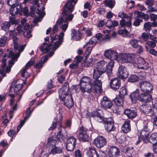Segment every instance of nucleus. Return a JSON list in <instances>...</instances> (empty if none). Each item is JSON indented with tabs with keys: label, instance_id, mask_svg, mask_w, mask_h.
<instances>
[{
	"label": "nucleus",
	"instance_id": "f257e3e1",
	"mask_svg": "<svg viewBox=\"0 0 157 157\" xmlns=\"http://www.w3.org/2000/svg\"><path fill=\"white\" fill-rule=\"evenodd\" d=\"M15 28H14L13 30H10L9 31V36L11 37L14 44V49L15 52L18 51L16 54H14L13 51L11 49H8L7 52L6 54L3 56L2 59V63L3 65L2 67L4 66L6 64V59L9 58H10L11 60H9V67L6 68V71L8 73H9L10 71V68L12 65L14 64V61L17 60V59L19 57L20 54L24 50L25 45L24 44L21 45L20 46L18 49V44H17L18 39L17 37V33L16 32H14Z\"/></svg>",
	"mask_w": 157,
	"mask_h": 157
},
{
	"label": "nucleus",
	"instance_id": "f03ea898",
	"mask_svg": "<svg viewBox=\"0 0 157 157\" xmlns=\"http://www.w3.org/2000/svg\"><path fill=\"white\" fill-rule=\"evenodd\" d=\"M59 97L62 101H64V105L69 108L72 107L73 102L72 96L69 94V85L67 82L64 83L62 87L59 90Z\"/></svg>",
	"mask_w": 157,
	"mask_h": 157
},
{
	"label": "nucleus",
	"instance_id": "7ed1b4c3",
	"mask_svg": "<svg viewBox=\"0 0 157 157\" xmlns=\"http://www.w3.org/2000/svg\"><path fill=\"white\" fill-rule=\"evenodd\" d=\"M130 97L132 103H135L138 99L142 103L149 102L152 100V97L150 94L141 93L139 94V90L136 89L135 91L131 93Z\"/></svg>",
	"mask_w": 157,
	"mask_h": 157
},
{
	"label": "nucleus",
	"instance_id": "20e7f679",
	"mask_svg": "<svg viewBox=\"0 0 157 157\" xmlns=\"http://www.w3.org/2000/svg\"><path fill=\"white\" fill-rule=\"evenodd\" d=\"M78 0H68L65 6L64 9L62 12L63 17L65 20V22H68L71 21L74 17L73 14H68L69 13H71L73 10V6L72 3L75 5Z\"/></svg>",
	"mask_w": 157,
	"mask_h": 157
},
{
	"label": "nucleus",
	"instance_id": "39448f33",
	"mask_svg": "<svg viewBox=\"0 0 157 157\" xmlns=\"http://www.w3.org/2000/svg\"><path fill=\"white\" fill-rule=\"evenodd\" d=\"M100 72L96 68H94L93 77L94 79V89L96 93H100L102 90L101 85L102 82L101 81L100 76L103 74Z\"/></svg>",
	"mask_w": 157,
	"mask_h": 157
},
{
	"label": "nucleus",
	"instance_id": "423d86ee",
	"mask_svg": "<svg viewBox=\"0 0 157 157\" xmlns=\"http://www.w3.org/2000/svg\"><path fill=\"white\" fill-rule=\"evenodd\" d=\"M133 14L132 12L129 13L127 15L122 12L119 13L118 17L122 18L120 21V24L122 27H130L131 26V20Z\"/></svg>",
	"mask_w": 157,
	"mask_h": 157
},
{
	"label": "nucleus",
	"instance_id": "0eeeda50",
	"mask_svg": "<svg viewBox=\"0 0 157 157\" xmlns=\"http://www.w3.org/2000/svg\"><path fill=\"white\" fill-rule=\"evenodd\" d=\"M102 123L105 124V129L107 132H110L115 130L114 121L112 118L109 117L105 118Z\"/></svg>",
	"mask_w": 157,
	"mask_h": 157
},
{
	"label": "nucleus",
	"instance_id": "6e6552de",
	"mask_svg": "<svg viewBox=\"0 0 157 157\" xmlns=\"http://www.w3.org/2000/svg\"><path fill=\"white\" fill-rule=\"evenodd\" d=\"M141 90L143 93L149 94L153 89V86L149 82L146 81H142L140 83Z\"/></svg>",
	"mask_w": 157,
	"mask_h": 157
},
{
	"label": "nucleus",
	"instance_id": "1a4fd4ad",
	"mask_svg": "<svg viewBox=\"0 0 157 157\" xmlns=\"http://www.w3.org/2000/svg\"><path fill=\"white\" fill-rule=\"evenodd\" d=\"M135 55L133 54H124L120 55L119 57L121 58V61L123 63H131L133 65L135 59Z\"/></svg>",
	"mask_w": 157,
	"mask_h": 157
},
{
	"label": "nucleus",
	"instance_id": "9d476101",
	"mask_svg": "<svg viewBox=\"0 0 157 157\" xmlns=\"http://www.w3.org/2000/svg\"><path fill=\"white\" fill-rule=\"evenodd\" d=\"M101 155L105 157V154L102 152ZM120 150L116 146L111 147L108 151V157H118L120 155Z\"/></svg>",
	"mask_w": 157,
	"mask_h": 157
},
{
	"label": "nucleus",
	"instance_id": "9b49d317",
	"mask_svg": "<svg viewBox=\"0 0 157 157\" xmlns=\"http://www.w3.org/2000/svg\"><path fill=\"white\" fill-rule=\"evenodd\" d=\"M133 66L137 68L142 69H147L148 67V64L144 60L141 58L137 59L136 62L135 61Z\"/></svg>",
	"mask_w": 157,
	"mask_h": 157
},
{
	"label": "nucleus",
	"instance_id": "f8f14e48",
	"mask_svg": "<svg viewBox=\"0 0 157 157\" xmlns=\"http://www.w3.org/2000/svg\"><path fill=\"white\" fill-rule=\"evenodd\" d=\"M78 136L80 141L83 142L87 141L89 139V136L87 132V129L83 127L80 128Z\"/></svg>",
	"mask_w": 157,
	"mask_h": 157
},
{
	"label": "nucleus",
	"instance_id": "ddd939ff",
	"mask_svg": "<svg viewBox=\"0 0 157 157\" xmlns=\"http://www.w3.org/2000/svg\"><path fill=\"white\" fill-rule=\"evenodd\" d=\"M76 139L73 136H71L67 139L66 148L70 151H73L75 147Z\"/></svg>",
	"mask_w": 157,
	"mask_h": 157
},
{
	"label": "nucleus",
	"instance_id": "4468645a",
	"mask_svg": "<svg viewBox=\"0 0 157 157\" xmlns=\"http://www.w3.org/2000/svg\"><path fill=\"white\" fill-rule=\"evenodd\" d=\"M128 75L129 74L126 67L122 65L119 67L117 73V75L118 77L123 79L127 78Z\"/></svg>",
	"mask_w": 157,
	"mask_h": 157
},
{
	"label": "nucleus",
	"instance_id": "2eb2a0df",
	"mask_svg": "<svg viewBox=\"0 0 157 157\" xmlns=\"http://www.w3.org/2000/svg\"><path fill=\"white\" fill-rule=\"evenodd\" d=\"M106 139L102 136H98L93 141V144L97 147L101 148L106 144Z\"/></svg>",
	"mask_w": 157,
	"mask_h": 157
},
{
	"label": "nucleus",
	"instance_id": "dca6fc26",
	"mask_svg": "<svg viewBox=\"0 0 157 157\" xmlns=\"http://www.w3.org/2000/svg\"><path fill=\"white\" fill-rule=\"evenodd\" d=\"M124 113L128 119H133L137 116V110L135 107L125 109Z\"/></svg>",
	"mask_w": 157,
	"mask_h": 157
},
{
	"label": "nucleus",
	"instance_id": "f3484780",
	"mask_svg": "<svg viewBox=\"0 0 157 157\" xmlns=\"http://www.w3.org/2000/svg\"><path fill=\"white\" fill-rule=\"evenodd\" d=\"M100 105L101 107L107 109L111 108L113 105V103L107 97L104 96L101 99Z\"/></svg>",
	"mask_w": 157,
	"mask_h": 157
},
{
	"label": "nucleus",
	"instance_id": "a211bd4d",
	"mask_svg": "<svg viewBox=\"0 0 157 157\" xmlns=\"http://www.w3.org/2000/svg\"><path fill=\"white\" fill-rule=\"evenodd\" d=\"M92 39H91L83 46V48H86L85 54L86 58L90 55L92 49L94 46L92 45H94L97 43L96 41H94L92 40Z\"/></svg>",
	"mask_w": 157,
	"mask_h": 157
},
{
	"label": "nucleus",
	"instance_id": "6ab92c4d",
	"mask_svg": "<svg viewBox=\"0 0 157 157\" xmlns=\"http://www.w3.org/2000/svg\"><path fill=\"white\" fill-rule=\"evenodd\" d=\"M144 103V104L142 105L140 107V111L143 114L147 115H153V111L151 107L147 103Z\"/></svg>",
	"mask_w": 157,
	"mask_h": 157
},
{
	"label": "nucleus",
	"instance_id": "aec40b11",
	"mask_svg": "<svg viewBox=\"0 0 157 157\" xmlns=\"http://www.w3.org/2000/svg\"><path fill=\"white\" fill-rule=\"evenodd\" d=\"M94 67L101 73H104L107 70V63L104 60L98 62Z\"/></svg>",
	"mask_w": 157,
	"mask_h": 157
},
{
	"label": "nucleus",
	"instance_id": "412c9836",
	"mask_svg": "<svg viewBox=\"0 0 157 157\" xmlns=\"http://www.w3.org/2000/svg\"><path fill=\"white\" fill-rule=\"evenodd\" d=\"M104 56L109 59L111 60H116L117 57L118 53L115 51L109 49L105 52Z\"/></svg>",
	"mask_w": 157,
	"mask_h": 157
},
{
	"label": "nucleus",
	"instance_id": "4be33fe9",
	"mask_svg": "<svg viewBox=\"0 0 157 157\" xmlns=\"http://www.w3.org/2000/svg\"><path fill=\"white\" fill-rule=\"evenodd\" d=\"M110 85L111 88L113 90L116 91L121 86V81L117 78H114L111 80Z\"/></svg>",
	"mask_w": 157,
	"mask_h": 157
},
{
	"label": "nucleus",
	"instance_id": "5701e85b",
	"mask_svg": "<svg viewBox=\"0 0 157 157\" xmlns=\"http://www.w3.org/2000/svg\"><path fill=\"white\" fill-rule=\"evenodd\" d=\"M141 139L144 143L150 142V137H149V132L146 130H142L139 132Z\"/></svg>",
	"mask_w": 157,
	"mask_h": 157
},
{
	"label": "nucleus",
	"instance_id": "b1692460",
	"mask_svg": "<svg viewBox=\"0 0 157 157\" xmlns=\"http://www.w3.org/2000/svg\"><path fill=\"white\" fill-rule=\"evenodd\" d=\"M130 121L126 120L121 126V131L124 133H126L131 131Z\"/></svg>",
	"mask_w": 157,
	"mask_h": 157
},
{
	"label": "nucleus",
	"instance_id": "393cba45",
	"mask_svg": "<svg viewBox=\"0 0 157 157\" xmlns=\"http://www.w3.org/2000/svg\"><path fill=\"white\" fill-rule=\"evenodd\" d=\"M80 89L83 93L87 92L90 93L92 91V85L88 83L80 84Z\"/></svg>",
	"mask_w": 157,
	"mask_h": 157
},
{
	"label": "nucleus",
	"instance_id": "a878e982",
	"mask_svg": "<svg viewBox=\"0 0 157 157\" xmlns=\"http://www.w3.org/2000/svg\"><path fill=\"white\" fill-rule=\"evenodd\" d=\"M91 116L94 118L97 121L100 123H103L104 119L99 111H95L92 113L91 114Z\"/></svg>",
	"mask_w": 157,
	"mask_h": 157
},
{
	"label": "nucleus",
	"instance_id": "bb28decb",
	"mask_svg": "<svg viewBox=\"0 0 157 157\" xmlns=\"http://www.w3.org/2000/svg\"><path fill=\"white\" fill-rule=\"evenodd\" d=\"M52 44H49L48 45L47 43H44L43 45L40 47V49L44 53H46L51 48Z\"/></svg>",
	"mask_w": 157,
	"mask_h": 157
},
{
	"label": "nucleus",
	"instance_id": "cd10ccee",
	"mask_svg": "<svg viewBox=\"0 0 157 157\" xmlns=\"http://www.w3.org/2000/svg\"><path fill=\"white\" fill-rule=\"evenodd\" d=\"M11 6L10 12L12 16H15L20 13L21 9L20 6H15L13 7L12 6Z\"/></svg>",
	"mask_w": 157,
	"mask_h": 157
},
{
	"label": "nucleus",
	"instance_id": "c85d7f7f",
	"mask_svg": "<svg viewBox=\"0 0 157 157\" xmlns=\"http://www.w3.org/2000/svg\"><path fill=\"white\" fill-rule=\"evenodd\" d=\"M123 98L118 95L114 99L113 101L116 105L122 106L124 103Z\"/></svg>",
	"mask_w": 157,
	"mask_h": 157
},
{
	"label": "nucleus",
	"instance_id": "c756f323",
	"mask_svg": "<svg viewBox=\"0 0 157 157\" xmlns=\"http://www.w3.org/2000/svg\"><path fill=\"white\" fill-rule=\"evenodd\" d=\"M71 31V34L74 39L76 40H78L81 39V34L79 31H76L74 29H72Z\"/></svg>",
	"mask_w": 157,
	"mask_h": 157
},
{
	"label": "nucleus",
	"instance_id": "7c9ffc66",
	"mask_svg": "<svg viewBox=\"0 0 157 157\" xmlns=\"http://www.w3.org/2000/svg\"><path fill=\"white\" fill-rule=\"evenodd\" d=\"M92 79L89 77L84 76L80 80V84L84 83L87 84L89 83L92 85Z\"/></svg>",
	"mask_w": 157,
	"mask_h": 157
},
{
	"label": "nucleus",
	"instance_id": "2f4dec72",
	"mask_svg": "<svg viewBox=\"0 0 157 157\" xmlns=\"http://www.w3.org/2000/svg\"><path fill=\"white\" fill-rule=\"evenodd\" d=\"M150 142L153 145L157 144V133L151 134L150 137Z\"/></svg>",
	"mask_w": 157,
	"mask_h": 157
},
{
	"label": "nucleus",
	"instance_id": "473e14b6",
	"mask_svg": "<svg viewBox=\"0 0 157 157\" xmlns=\"http://www.w3.org/2000/svg\"><path fill=\"white\" fill-rule=\"evenodd\" d=\"M115 0H106L105 2V6L111 9L113 8L115 6Z\"/></svg>",
	"mask_w": 157,
	"mask_h": 157
},
{
	"label": "nucleus",
	"instance_id": "72a5a7b5",
	"mask_svg": "<svg viewBox=\"0 0 157 157\" xmlns=\"http://www.w3.org/2000/svg\"><path fill=\"white\" fill-rule=\"evenodd\" d=\"M64 34L63 32H61L60 33L59 36L58 35H55L54 37H52L51 34L50 36L52 42H54V41L56 39H59L63 41Z\"/></svg>",
	"mask_w": 157,
	"mask_h": 157
},
{
	"label": "nucleus",
	"instance_id": "f704fd0d",
	"mask_svg": "<svg viewBox=\"0 0 157 157\" xmlns=\"http://www.w3.org/2000/svg\"><path fill=\"white\" fill-rule=\"evenodd\" d=\"M149 37V35L146 33H142L141 36L139 37V41L141 43H144L146 41Z\"/></svg>",
	"mask_w": 157,
	"mask_h": 157
},
{
	"label": "nucleus",
	"instance_id": "c9c22d12",
	"mask_svg": "<svg viewBox=\"0 0 157 157\" xmlns=\"http://www.w3.org/2000/svg\"><path fill=\"white\" fill-rule=\"evenodd\" d=\"M151 108L154 114H157V99L153 100L152 102Z\"/></svg>",
	"mask_w": 157,
	"mask_h": 157
},
{
	"label": "nucleus",
	"instance_id": "e433bc0d",
	"mask_svg": "<svg viewBox=\"0 0 157 157\" xmlns=\"http://www.w3.org/2000/svg\"><path fill=\"white\" fill-rule=\"evenodd\" d=\"M61 128H59V129H58L59 131L56 136L57 139L60 141H64L65 138L63 133L62 132V130Z\"/></svg>",
	"mask_w": 157,
	"mask_h": 157
},
{
	"label": "nucleus",
	"instance_id": "4c0bfd02",
	"mask_svg": "<svg viewBox=\"0 0 157 157\" xmlns=\"http://www.w3.org/2000/svg\"><path fill=\"white\" fill-rule=\"evenodd\" d=\"M139 40L135 39H132L129 41V44L132 47L134 48H137L138 45H139L138 42Z\"/></svg>",
	"mask_w": 157,
	"mask_h": 157
},
{
	"label": "nucleus",
	"instance_id": "58836bf2",
	"mask_svg": "<svg viewBox=\"0 0 157 157\" xmlns=\"http://www.w3.org/2000/svg\"><path fill=\"white\" fill-rule=\"evenodd\" d=\"M62 152V149L59 147H54L52 148L49 153V154H55L57 153H60Z\"/></svg>",
	"mask_w": 157,
	"mask_h": 157
},
{
	"label": "nucleus",
	"instance_id": "ea45409f",
	"mask_svg": "<svg viewBox=\"0 0 157 157\" xmlns=\"http://www.w3.org/2000/svg\"><path fill=\"white\" fill-rule=\"evenodd\" d=\"M124 152L129 157H131V156L134 152L133 147H128L125 148Z\"/></svg>",
	"mask_w": 157,
	"mask_h": 157
},
{
	"label": "nucleus",
	"instance_id": "a19ab883",
	"mask_svg": "<svg viewBox=\"0 0 157 157\" xmlns=\"http://www.w3.org/2000/svg\"><path fill=\"white\" fill-rule=\"evenodd\" d=\"M114 61L113 60L110 61L107 64V72L111 73L112 71V68L114 66Z\"/></svg>",
	"mask_w": 157,
	"mask_h": 157
},
{
	"label": "nucleus",
	"instance_id": "79ce46f5",
	"mask_svg": "<svg viewBox=\"0 0 157 157\" xmlns=\"http://www.w3.org/2000/svg\"><path fill=\"white\" fill-rule=\"evenodd\" d=\"M138 11H136L135 13L138 14V16H139L140 18L141 19V20H142V19H144L146 21H147L148 20L149 17L148 14H144V13H139L138 14Z\"/></svg>",
	"mask_w": 157,
	"mask_h": 157
},
{
	"label": "nucleus",
	"instance_id": "37998d69",
	"mask_svg": "<svg viewBox=\"0 0 157 157\" xmlns=\"http://www.w3.org/2000/svg\"><path fill=\"white\" fill-rule=\"evenodd\" d=\"M127 94V91L125 87H122L120 90L119 96L124 98Z\"/></svg>",
	"mask_w": 157,
	"mask_h": 157
},
{
	"label": "nucleus",
	"instance_id": "c03bdc74",
	"mask_svg": "<svg viewBox=\"0 0 157 157\" xmlns=\"http://www.w3.org/2000/svg\"><path fill=\"white\" fill-rule=\"evenodd\" d=\"M139 77L136 75L132 74L128 78V81L132 82H134L138 81Z\"/></svg>",
	"mask_w": 157,
	"mask_h": 157
},
{
	"label": "nucleus",
	"instance_id": "a18cd8bd",
	"mask_svg": "<svg viewBox=\"0 0 157 157\" xmlns=\"http://www.w3.org/2000/svg\"><path fill=\"white\" fill-rule=\"evenodd\" d=\"M10 26V24L8 22H5L2 25V29L5 31H8Z\"/></svg>",
	"mask_w": 157,
	"mask_h": 157
},
{
	"label": "nucleus",
	"instance_id": "49530a36",
	"mask_svg": "<svg viewBox=\"0 0 157 157\" xmlns=\"http://www.w3.org/2000/svg\"><path fill=\"white\" fill-rule=\"evenodd\" d=\"M2 67L3 68V70H1L0 69V82L2 81V78L6 76V71H5V70H4V68L6 64L4 66L2 67V65H3V64L2 63ZM8 67H7L8 68ZM6 72H7L6 71Z\"/></svg>",
	"mask_w": 157,
	"mask_h": 157
},
{
	"label": "nucleus",
	"instance_id": "de8ad7c7",
	"mask_svg": "<svg viewBox=\"0 0 157 157\" xmlns=\"http://www.w3.org/2000/svg\"><path fill=\"white\" fill-rule=\"evenodd\" d=\"M56 144V141L52 139H49L48 140V145L51 148H53L55 147Z\"/></svg>",
	"mask_w": 157,
	"mask_h": 157
},
{
	"label": "nucleus",
	"instance_id": "09e8293b",
	"mask_svg": "<svg viewBox=\"0 0 157 157\" xmlns=\"http://www.w3.org/2000/svg\"><path fill=\"white\" fill-rule=\"evenodd\" d=\"M118 33L124 37H128L129 36L128 32L126 29H120L119 30Z\"/></svg>",
	"mask_w": 157,
	"mask_h": 157
},
{
	"label": "nucleus",
	"instance_id": "8fccbe9b",
	"mask_svg": "<svg viewBox=\"0 0 157 157\" xmlns=\"http://www.w3.org/2000/svg\"><path fill=\"white\" fill-rule=\"evenodd\" d=\"M142 22L141 19L140 18L138 15L136 16V18L135 19L133 22V25L136 26H139L141 22Z\"/></svg>",
	"mask_w": 157,
	"mask_h": 157
},
{
	"label": "nucleus",
	"instance_id": "3c124183",
	"mask_svg": "<svg viewBox=\"0 0 157 157\" xmlns=\"http://www.w3.org/2000/svg\"><path fill=\"white\" fill-rule=\"evenodd\" d=\"M57 118L55 117L51 127L49 128V130H52L55 129L57 124Z\"/></svg>",
	"mask_w": 157,
	"mask_h": 157
},
{
	"label": "nucleus",
	"instance_id": "603ef678",
	"mask_svg": "<svg viewBox=\"0 0 157 157\" xmlns=\"http://www.w3.org/2000/svg\"><path fill=\"white\" fill-rule=\"evenodd\" d=\"M93 61V58H90L87 59L83 63V66L84 67L87 68L90 67L91 64Z\"/></svg>",
	"mask_w": 157,
	"mask_h": 157
},
{
	"label": "nucleus",
	"instance_id": "864d4df0",
	"mask_svg": "<svg viewBox=\"0 0 157 157\" xmlns=\"http://www.w3.org/2000/svg\"><path fill=\"white\" fill-rule=\"evenodd\" d=\"M8 39V37L6 36H3L0 39V46L1 47H4Z\"/></svg>",
	"mask_w": 157,
	"mask_h": 157
},
{
	"label": "nucleus",
	"instance_id": "5fc2aeb1",
	"mask_svg": "<svg viewBox=\"0 0 157 157\" xmlns=\"http://www.w3.org/2000/svg\"><path fill=\"white\" fill-rule=\"evenodd\" d=\"M54 41H56L54 44L53 48V49H55V50L57 48H58L59 46L62 43L63 41L59 39H56Z\"/></svg>",
	"mask_w": 157,
	"mask_h": 157
},
{
	"label": "nucleus",
	"instance_id": "6e6d98bb",
	"mask_svg": "<svg viewBox=\"0 0 157 157\" xmlns=\"http://www.w3.org/2000/svg\"><path fill=\"white\" fill-rule=\"evenodd\" d=\"M151 22H147L144 23V28L145 31H149L151 27Z\"/></svg>",
	"mask_w": 157,
	"mask_h": 157
},
{
	"label": "nucleus",
	"instance_id": "4d7b16f0",
	"mask_svg": "<svg viewBox=\"0 0 157 157\" xmlns=\"http://www.w3.org/2000/svg\"><path fill=\"white\" fill-rule=\"evenodd\" d=\"M31 113L32 111H30V108L29 107L26 110V116L24 117L23 120L25 121H26L30 117Z\"/></svg>",
	"mask_w": 157,
	"mask_h": 157
},
{
	"label": "nucleus",
	"instance_id": "13d9d810",
	"mask_svg": "<svg viewBox=\"0 0 157 157\" xmlns=\"http://www.w3.org/2000/svg\"><path fill=\"white\" fill-rule=\"evenodd\" d=\"M27 68H25L21 72V76L25 78H28L29 75V73L27 71Z\"/></svg>",
	"mask_w": 157,
	"mask_h": 157
},
{
	"label": "nucleus",
	"instance_id": "bf43d9fd",
	"mask_svg": "<svg viewBox=\"0 0 157 157\" xmlns=\"http://www.w3.org/2000/svg\"><path fill=\"white\" fill-rule=\"evenodd\" d=\"M31 29L25 31L24 33V36L27 38H30L32 36V34H31Z\"/></svg>",
	"mask_w": 157,
	"mask_h": 157
},
{
	"label": "nucleus",
	"instance_id": "052dcab7",
	"mask_svg": "<svg viewBox=\"0 0 157 157\" xmlns=\"http://www.w3.org/2000/svg\"><path fill=\"white\" fill-rule=\"evenodd\" d=\"M145 3L148 7L152 6L154 4L155 1L154 0H146Z\"/></svg>",
	"mask_w": 157,
	"mask_h": 157
},
{
	"label": "nucleus",
	"instance_id": "680f3d73",
	"mask_svg": "<svg viewBox=\"0 0 157 157\" xmlns=\"http://www.w3.org/2000/svg\"><path fill=\"white\" fill-rule=\"evenodd\" d=\"M146 44L152 48H154L156 46V43L154 41H148L147 42Z\"/></svg>",
	"mask_w": 157,
	"mask_h": 157
},
{
	"label": "nucleus",
	"instance_id": "e2e57ef3",
	"mask_svg": "<svg viewBox=\"0 0 157 157\" xmlns=\"http://www.w3.org/2000/svg\"><path fill=\"white\" fill-rule=\"evenodd\" d=\"M22 85L21 84H18L14 87V91L15 92H17L19 91L22 88Z\"/></svg>",
	"mask_w": 157,
	"mask_h": 157
},
{
	"label": "nucleus",
	"instance_id": "0e129e2a",
	"mask_svg": "<svg viewBox=\"0 0 157 157\" xmlns=\"http://www.w3.org/2000/svg\"><path fill=\"white\" fill-rule=\"evenodd\" d=\"M65 22V24H64L61 27V28L62 30V31L63 32H64L66 31L68 26V22Z\"/></svg>",
	"mask_w": 157,
	"mask_h": 157
},
{
	"label": "nucleus",
	"instance_id": "69168bd1",
	"mask_svg": "<svg viewBox=\"0 0 157 157\" xmlns=\"http://www.w3.org/2000/svg\"><path fill=\"white\" fill-rule=\"evenodd\" d=\"M125 140V137L124 136H121L117 139V141L118 143L122 144L124 142Z\"/></svg>",
	"mask_w": 157,
	"mask_h": 157
},
{
	"label": "nucleus",
	"instance_id": "338daca9",
	"mask_svg": "<svg viewBox=\"0 0 157 157\" xmlns=\"http://www.w3.org/2000/svg\"><path fill=\"white\" fill-rule=\"evenodd\" d=\"M148 10H147V12L150 13L156 11V9L152 7V6L148 7Z\"/></svg>",
	"mask_w": 157,
	"mask_h": 157
},
{
	"label": "nucleus",
	"instance_id": "774afa93",
	"mask_svg": "<svg viewBox=\"0 0 157 157\" xmlns=\"http://www.w3.org/2000/svg\"><path fill=\"white\" fill-rule=\"evenodd\" d=\"M150 19L151 21H155L157 19V15L152 13L150 15Z\"/></svg>",
	"mask_w": 157,
	"mask_h": 157
}]
</instances>
